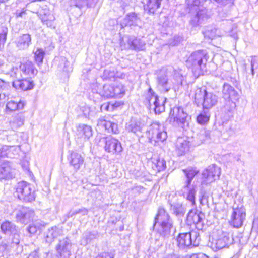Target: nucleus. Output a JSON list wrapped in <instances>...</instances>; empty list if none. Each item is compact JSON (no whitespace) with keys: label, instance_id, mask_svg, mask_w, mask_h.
<instances>
[{"label":"nucleus","instance_id":"obj_1","mask_svg":"<svg viewBox=\"0 0 258 258\" xmlns=\"http://www.w3.org/2000/svg\"><path fill=\"white\" fill-rule=\"evenodd\" d=\"M208 59L207 53L205 50H198L192 53L186 60L187 67L191 69L195 76L202 74Z\"/></svg>","mask_w":258,"mask_h":258},{"label":"nucleus","instance_id":"obj_2","mask_svg":"<svg viewBox=\"0 0 258 258\" xmlns=\"http://www.w3.org/2000/svg\"><path fill=\"white\" fill-rule=\"evenodd\" d=\"M157 223L160 224L159 232L161 236L168 237L173 228V222L168 213L162 207H159L158 213L155 218L154 226Z\"/></svg>","mask_w":258,"mask_h":258},{"label":"nucleus","instance_id":"obj_3","mask_svg":"<svg viewBox=\"0 0 258 258\" xmlns=\"http://www.w3.org/2000/svg\"><path fill=\"white\" fill-rule=\"evenodd\" d=\"M218 96L212 92H209L201 88L196 90L195 94L196 103L201 104L204 109H209L216 105L218 102Z\"/></svg>","mask_w":258,"mask_h":258},{"label":"nucleus","instance_id":"obj_4","mask_svg":"<svg viewBox=\"0 0 258 258\" xmlns=\"http://www.w3.org/2000/svg\"><path fill=\"white\" fill-rule=\"evenodd\" d=\"M222 92L223 97L227 101L223 110L227 111V114L229 118L232 116V111L236 106L233 100L238 99V94L232 86L227 83L224 84Z\"/></svg>","mask_w":258,"mask_h":258},{"label":"nucleus","instance_id":"obj_5","mask_svg":"<svg viewBox=\"0 0 258 258\" xmlns=\"http://www.w3.org/2000/svg\"><path fill=\"white\" fill-rule=\"evenodd\" d=\"M29 183L22 181L15 186L14 195L21 200L26 202H32L35 199L34 190Z\"/></svg>","mask_w":258,"mask_h":258},{"label":"nucleus","instance_id":"obj_6","mask_svg":"<svg viewBox=\"0 0 258 258\" xmlns=\"http://www.w3.org/2000/svg\"><path fill=\"white\" fill-rule=\"evenodd\" d=\"M1 232L11 237L12 244L18 245L20 242V230L19 227L13 222L5 220L3 221L0 225Z\"/></svg>","mask_w":258,"mask_h":258},{"label":"nucleus","instance_id":"obj_7","mask_svg":"<svg viewBox=\"0 0 258 258\" xmlns=\"http://www.w3.org/2000/svg\"><path fill=\"white\" fill-rule=\"evenodd\" d=\"M187 117V114L184 111L182 108L174 107L170 111L168 120L172 125L184 129L188 126Z\"/></svg>","mask_w":258,"mask_h":258},{"label":"nucleus","instance_id":"obj_8","mask_svg":"<svg viewBox=\"0 0 258 258\" xmlns=\"http://www.w3.org/2000/svg\"><path fill=\"white\" fill-rule=\"evenodd\" d=\"M146 134L150 142H154L155 144L159 141L163 142L167 137L163 127L157 122L152 123L148 126Z\"/></svg>","mask_w":258,"mask_h":258},{"label":"nucleus","instance_id":"obj_9","mask_svg":"<svg viewBox=\"0 0 258 258\" xmlns=\"http://www.w3.org/2000/svg\"><path fill=\"white\" fill-rule=\"evenodd\" d=\"M199 234L196 232L180 233L176 239L179 248L184 249L192 245L195 247L199 245L200 241Z\"/></svg>","mask_w":258,"mask_h":258},{"label":"nucleus","instance_id":"obj_10","mask_svg":"<svg viewBox=\"0 0 258 258\" xmlns=\"http://www.w3.org/2000/svg\"><path fill=\"white\" fill-rule=\"evenodd\" d=\"M221 174L220 168L215 164L209 166L202 173L201 184L207 185L219 179Z\"/></svg>","mask_w":258,"mask_h":258},{"label":"nucleus","instance_id":"obj_11","mask_svg":"<svg viewBox=\"0 0 258 258\" xmlns=\"http://www.w3.org/2000/svg\"><path fill=\"white\" fill-rule=\"evenodd\" d=\"M187 4L191 13H196L195 16L191 20V22L194 25H197L206 17V10L200 8V0H187Z\"/></svg>","mask_w":258,"mask_h":258},{"label":"nucleus","instance_id":"obj_12","mask_svg":"<svg viewBox=\"0 0 258 258\" xmlns=\"http://www.w3.org/2000/svg\"><path fill=\"white\" fill-rule=\"evenodd\" d=\"M146 99L150 106H154V109L156 114H160L164 111L166 98L157 96L151 88L149 89Z\"/></svg>","mask_w":258,"mask_h":258},{"label":"nucleus","instance_id":"obj_13","mask_svg":"<svg viewBox=\"0 0 258 258\" xmlns=\"http://www.w3.org/2000/svg\"><path fill=\"white\" fill-rule=\"evenodd\" d=\"M168 69H161L158 74L157 77V87L162 92H167L171 88V85L168 81L169 75Z\"/></svg>","mask_w":258,"mask_h":258},{"label":"nucleus","instance_id":"obj_14","mask_svg":"<svg viewBox=\"0 0 258 258\" xmlns=\"http://www.w3.org/2000/svg\"><path fill=\"white\" fill-rule=\"evenodd\" d=\"M198 182L194 181L192 184H184L181 192L183 197L190 202L192 206L196 205L195 196L197 191Z\"/></svg>","mask_w":258,"mask_h":258},{"label":"nucleus","instance_id":"obj_15","mask_svg":"<svg viewBox=\"0 0 258 258\" xmlns=\"http://www.w3.org/2000/svg\"><path fill=\"white\" fill-rule=\"evenodd\" d=\"M72 245L71 239L67 237L59 240L56 246V250L59 254L60 258H69Z\"/></svg>","mask_w":258,"mask_h":258},{"label":"nucleus","instance_id":"obj_16","mask_svg":"<svg viewBox=\"0 0 258 258\" xmlns=\"http://www.w3.org/2000/svg\"><path fill=\"white\" fill-rule=\"evenodd\" d=\"M245 216L246 213L244 208H233L231 215L230 224L236 228L241 227L245 219Z\"/></svg>","mask_w":258,"mask_h":258},{"label":"nucleus","instance_id":"obj_17","mask_svg":"<svg viewBox=\"0 0 258 258\" xmlns=\"http://www.w3.org/2000/svg\"><path fill=\"white\" fill-rule=\"evenodd\" d=\"M232 242L229 234L222 232L217 238L213 239L211 242V247L215 250L221 249L226 247Z\"/></svg>","mask_w":258,"mask_h":258},{"label":"nucleus","instance_id":"obj_18","mask_svg":"<svg viewBox=\"0 0 258 258\" xmlns=\"http://www.w3.org/2000/svg\"><path fill=\"white\" fill-rule=\"evenodd\" d=\"M34 211L28 208L23 207L16 215L17 221L22 224L30 222L34 216Z\"/></svg>","mask_w":258,"mask_h":258},{"label":"nucleus","instance_id":"obj_19","mask_svg":"<svg viewBox=\"0 0 258 258\" xmlns=\"http://www.w3.org/2000/svg\"><path fill=\"white\" fill-rule=\"evenodd\" d=\"M19 148L15 146L4 145L0 148V162L4 158H14L19 154Z\"/></svg>","mask_w":258,"mask_h":258},{"label":"nucleus","instance_id":"obj_20","mask_svg":"<svg viewBox=\"0 0 258 258\" xmlns=\"http://www.w3.org/2000/svg\"><path fill=\"white\" fill-rule=\"evenodd\" d=\"M15 169L12 163L9 161H4L0 165V179H10L14 177Z\"/></svg>","mask_w":258,"mask_h":258},{"label":"nucleus","instance_id":"obj_21","mask_svg":"<svg viewBox=\"0 0 258 258\" xmlns=\"http://www.w3.org/2000/svg\"><path fill=\"white\" fill-rule=\"evenodd\" d=\"M19 69L22 72V75L30 78L34 77L38 72L34 64L29 60L22 62L19 66Z\"/></svg>","mask_w":258,"mask_h":258},{"label":"nucleus","instance_id":"obj_22","mask_svg":"<svg viewBox=\"0 0 258 258\" xmlns=\"http://www.w3.org/2000/svg\"><path fill=\"white\" fill-rule=\"evenodd\" d=\"M76 135L78 138L85 141L92 136V127L86 124H79L77 127Z\"/></svg>","mask_w":258,"mask_h":258},{"label":"nucleus","instance_id":"obj_23","mask_svg":"<svg viewBox=\"0 0 258 258\" xmlns=\"http://www.w3.org/2000/svg\"><path fill=\"white\" fill-rule=\"evenodd\" d=\"M12 86L18 90L26 91L33 88V82L30 79H23L15 80L12 83Z\"/></svg>","mask_w":258,"mask_h":258},{"label":"nucleus","instance_id":"obj_24","mask_svg":"<svg viewBox=\"0 0 258 258\" xmlns=\"http://www.w3.org/2000/svg\"><path fill=\"white\" fill-rule=\"evenodd\" d=\"M104 148L106 151L110 153H119L122 149L118 141L113 138L106 139Z\"/></svg>","mask_w":258,"mask_h":258},{"label":"nucleus","instance_id":"obj_25","mask_svg":"<svg viewBox=\"0 0 258 258\" xmlns=\"http://www.w3.org/2000/svg\"><path fill=\"white\" fill-rule=\"evenodd\" d=\"M69 160L70 165L76 170H79L84 162V158L80 153L76 151L71 153Z\"/></svg>","mask_w":258,"mask_h":258},{"label":"nucleus","instance_id":"obj_26","mask_svg":"<svg viewBox=\"0 0 258 258\" xmlns=\"http://www.w3.org/2000/svg\"><path fill=\"white\" fill-rule=\"evenodd\" d=\"M190 143L185 137H179L175 143L176 150L179 155H182L189 151Z\"/></svg>","mask_w":258,"mask_h":258},{"label":"nucleus","instance_id":"obj_27","mask_svg":"<svg viewBox=\"0 0 258 258\" xmlns=\"http://www.w3.org/2000/svg\"><path fill=\"white\" fill-rule=\"evenodd\" d=\"M203 216V214L201 212L190 211L187 216V222L188 225L195 224L198 228L202 227Z\"/></svg>","mask_w":258,"mask_h":258},{"label":"nucleus","instance_id":"obj_28","mask_svg":"<svg viewBox=\"0 0 258 258\" xmlns=\"http://www.w3.org/2000/svg\"><path fill=\"white\" fill-rule=\"evenodd\" d=\"M16 45L19 50H26L31 44V37L29 34H24L18 37L16 40Z\"/></svg>","mask_w":258,"mask_h":258},{"label":"nucleus","instance_id":"obj_29","mask_svg":"<svg viewBox=\"0 0 258 258\" xmlns=\"http://www.w3.org/2000/svg\"><path fill=\"white\" fill-rule=\"evenodd\" d=\"M40 18L44 24L48 27H54L55 18L53 13L48 9H43L40 13Z\"/></svg>","mask_w":258,"mask_h":258},{"label":"nucleus","instance_id":"obj_30","mask_svg":"<svg viewBox=\"0 0 258 258\" xmlns=\"http://www.w3.org/2000/svg\"><path fill=\"white\" fill-rule=\"evenodd\" d=\"M130 123V130L139 136L145 125V121L140 117H133Z\"/></svg>","mask_w":258,"mask_h":258},{"label":"nucleus","instance_id":"obj_31","mask_svg":"<svg viewBox=\"0 0 258 258\" xmlns=\"http://www.w3.org/2000/svg\"><path fill=\"white\" fill-rule=\"evenodd\" d=\"M162 0H142L145 10L154 13L161 5Z\"/></svg>","mask_w":258,"mask_h":258},{"label":"nucleus","instance_id":"obj_32","mask_svg":"<svg viewBox=\"0 0 258 258\" xmlns=\"http://www.w3.org/2000/svg\"><path fill=\"white\" fill-rule=\"evenodd\" d=\"M182 171L186 177L184 184L188 185L192 184V180L199 173V170H197L195 168L188 167L186 169H183Z\"/></svg>","mask_w":258,"mask_h":258},{"label":"nucleus","instance_id":"obj_33","mask_svg":"<svg viewBox=\"0 0 258 258\" xmlns=\"http://www.w3.org/2000/svg\"><path fill=\"white\" fill-rule=\"evenodd\" d=\"M63 234V230L61 228L54 226L48 230L46 238L47 240L51 242L52 240Z\"/></svg>","mask_w":258,"mask_h":258},{"label":"nucleus","instance_id":"obj_34","mask_svg":"<svg viewBox=\"0 0 258 258\" xmlns=\"http://www.w3.org/2000/svg\"><path fill=\"white\" fill-rule=\"evenodd\" d=\"M43 226L41 221H36L29 225L27 228V231L31 235H34L38 231H40Z\"/></svg>","mask_w":258,"mask_h":258},{"label":"nucleus","instance_id":"obj_35","mask_svg":"<svg viewBox=\"0 0 258 258\" xmlns=\"http://www.w3.org/2000/svg\"><path fill=\"white\" fill-rule=\"evenodd\" d=\"M171 210L174 214L179 217L183 216L186 211L183 205L178 203L171 204Z\"/></svg>","mask_w":258,"mask_h":258},{"label":"nucleus","instance_id":"obj_36","mask_svg":"<svg viewBox=\"0 0 258 258\" xmlns=\"http://www.w3.org/2000/svg\"><path fill=\"white\" fill-rule=\"evenodd\" d=\"M119 76L116 74L114 70L112 69H106L104 71L102 78L105 81H115L116 78Z\"/></svg>","mask_w":258,"mask_h":258},{"label":"nucleus","instance_id":"obj_37","mask_svg":"<svg viewBox=\"0 0 258 258\" xmlns=\"http://www.w3.org/2000/svg\"><path fill=\"white\" fill-rule=\"evenodd\" d=\"M101 95L107 98H111L114 97L113 85L105 84L103 86V91L100 93Z\"/></svg>","mask_w":258,"mask_h":258},{"label":"nucleus","instance_id":"obj_38","mask_svg":"<svg viewBox=\"0 0 258 258\" xmlns=\"http://www.w3.org/2000/svg\"><path fill=\"white\" fill-rule=\"evenodd\" d=\"M24 103L23 102L20 101L19 102L14 101H9L6 105L7 108L10 111H15L18 109H22L23 108Z\"/></svg>","mask_w":258,"mask_h":258},{"label":"nucleus","instance_id":"obj_39","mask_svg":"<svg viewBox=\"0 0 258 258\" xmlns=\"http://www.w3.org/2000/svg\"><path fill=\"white\" fill-rule=\"evenodd\" d=\"M210 116V113L208 110H204L197 117V122L201 124H204L208 122Z\"/></svg>","mask_w":258,"mask_h":258},{"label":"nucleus","instance_id":"obj_40","mask_svg":"<svg viewBox=\"0 0 258 258\" xmlns=\"http://www.w3.org/2000/svg\"><path fill=\"white\" fill-rule=\"evenodd\" d=\"M8 32V29L7 27L4 26L0 27V50L4 47Z\"/></svg>","mask_w":258,"mask_h":258},{"label":"nucleus","instance_id":"obj_41","mask_svg":"<svg viewBox=\"0 0 258 258\" xmlns=\"http://www.w3.org/2000/svg\"><path fill=\"white\" fill-rule=\"evenodd\" d=\"M152 162L155 165L157 170L162 171L166 168V162L163 159L152 158Z\"/></svg>","mask_w":258,"mask_h":258},{"label":"nucleus","instance_id":"obj_42","mask_svg":"<svg viewBox=\"0 0 258 258\" xmlns=\"http://www.w3.org/2000/svg\"><path fill=\"white\" fill-rule=\"evenodd\" d=\"M18 245H14L12 244V241L11 240V243L5 241H2L0 244V251L2 252L8 253L13 249L15 248Z\"/></svg>","mask_w":258,"mask_h":258},{"label":"nucleus","instance_id":"obj_43","mask_svg":"<svg viewBox=\"0 0 258 258\" xmlns=\"http://www.w3.org/2000/svg\"><path fill=\"white\" fill-rule=\"evenodd\" d=\"M24 121V117L22 114H20L16 115L14 117L13 120L11 123L12 127L17 128L18 127L22 126L23 124Z\"/></svg>","mask_w":258,"mask_h":258},{"label":"nucleus","instance_id":"obj_44","mask_svg":"<svg viewBox=\"0 0 258 258\" xmlns=\"http://www.w3.org/2000/svg\"><path fill=\"white\" fill-rule=\"evenodd\" d=\"M114 97L120 98L125 93V89L122 84L119 83L116 85H113Z\"/></svg>","mask_w":258,"mask_h":258},{"label":"nucleus","instance_id":"obj_45","mask_svg":"<svg viewBox=\"0 0 258 258\" xmlns=\"http://www.w3.org/2000/svg\"><path fill=\"white\" fill-rule=\"evenodd\" d=\"M45 55L44 51L42 49H37L34 52V58L38 66L42 63Z\"/></svg>","mask_w":258,"mask_h":258},{"label":"nucleus","instance_id":"obj_46","mask_svg":"<svg viewBox=\"0 0 258 258\" xmlns=\"http://www.w3.org/2000/svg\"><path fill=\"white\" fill-rule=\"evenodd\" d=\"M81 111L85 117L93 116L95 114V111L93 108L88 106H84L81 108Z\"/></svg>","mask_w":258,"mask_h":258},{"label":"nucleus","instance_id":"obj_47","mask_svg":"<svg viewBox=\"0 0 258 258\" xmlns=\"http://www.w3.org/2000/svg\"><path fill=\"white\" fill-rule=\"evenodd\" d=\"M141 24V21L137 14L135 13L130 14V26L135 25L140 27Z\"/></svg>","mask_w":258,"mask_h":258},{"label":"nucleus","instance_id":"obj_48","mask_svg":"<svg viewBox=\"0 0 258 258\" xmlns=\"http://www.w3.org/2000/svg\"><path fill=\"white\" fill-rule=\"evenodd\" d=\"M70 5L71 7L74 6L82 9L86 7V0H70Z\"/></svg>","mask_w":258,"mask_h":258},{"label":"nucleus","instance_id":"obj_49","mask_svg":"<svg viewBox=\"0 0 258 258\" xmlns=\"http://www.w3.org/2000/svg\"><path fill=\"white\" fill-rule=\"evenodd\" d=\"M113 122L109 121H107L104 119H100L98 121V125L103 126L106 130L110 133V130L112 125Z\"/></svg>","mask_w":258,"mask_h":258},{"label":"nucleus","instance_id":"obj_50","mask_svg":"<svg viewBox=\"0 0 258 258\" xmlns=\"http://www.w3.org/2000/svg\"><path fill=\"white\" fill-rule=\"evenodd\" d=\"M98 237V233L96 231L89 232L84 235L86 243L90 242L92 240L96 239Z\"/></svg>","mask_w":258,"mask_h":258},{"label":"nucleus","instance_id":"obj_51","mask_svg":"<svg viewBox=\"0 0 258 258\" xmlns=\"http://www.w3.org/2000/svg\"><path fill=\"white\" fill-rule=\"evenodd\" d=\"M61 63L63 64V71L69 73L72 71V67L70 66V62L66 59V58H61Z\"/></svg>","mask_w":258,"mask_h":258},{"label":"nucleus","instance_id":"obj_52","mask_svg":"<svg viewBox=\"0 0 258 258\" xmlns=\"http://www.w3.org/2000/svg\"><path fill=\"white\" fill-rule=\"evenodd\" d=\"M100 110L101 111L103 110L107 111H113V107H111V102H108L106 103H104L100 106Z\"/></svg>","mask_w":258,"mask_h":258},{"label":"nucleus","instance_id":"obj_53","mask_svg":"<svg viewBox=\"0 0 258 258\" xmlns=\"http://www.w3.org/2000/svg\"><path fill=\"white\" fill-rule=\"evenodd\" d=\"M98 1L99 0H86V7H94Z\"/></svg>","mask_w":258,"mask_h":258},{"label":"nucleus","instance_id":"obj_54","mask_svg":"<svg viewBox=\"0 0 258 258\" xmlns=\"http://www.w3.org/2000/svg\"><path fill=\"white\" fill-rule=\"evenodd\" d=\"M252 230L258 233V217L255 218L253 220Z\"/></svg>","mask_w":258,"mask_h":258},{"label":"nucleus","instance_id":"obj_55","mask_svg":"<svg viewBox=\"0 0 258 258\" xmlns=\"http://www.w3.org/2000/svg\"><path fill=\"white\" fill-rule=\"evenodd\" d=\"M137 40H135L133 41L131 43H130V48H131L133 47L135 49L139 50L140 49H142L143 46L138 45L137 44Z\"/></svg>","mask_w":258,"mask_h":258},{"label":"nucleus","instance_id":"obj_56","mask_svg":"<svg viewBox=\"0 0 258 258\" xmlns=\"http://www.w3.org/2000/svg\"><path fill=\"white\" fill-rule=\"evenodd\" d=\"M208 137V133L206 131H201L199 135V138L201 139L202 142L205 141Z\"/></svg>","mask_w":258,"mask_h":258},{"label":"nucleus","instance_id":"obj_57","mask_svg":"<svg viewBox=\"0 0 258 258\" xmlns=\"http://www.w3.org/2000/svg\"><path fill=\"white\" fill-rule=\"evenodd\" d=\"M96 258H114V255L110 253H103Z\"/></svg>","mask_w":258,"mask_h":258},{"label":"nucleus","instance_id":"obj_58","mask_svg":"<svg viewBox=\"0 0 258 258\" xmlns=\"http://www.w3.org/2000/svg\"><path fill=\"white\" fill-rule=\"evenodd\" d=\"M257 62V59L255 57H252L251 60V67L252 75H254V69L255 63Z\"/></svg>","mask_w":258,"mask_h":258},{"label":"nucleus","instance_id":"obj_59","mask_svg":"<svg viewBox=\"0 0 258 258\" xmlns=\"http://www.w3.org/2000/svg\"><path fill=\"white\" fill-rule=\"evenodd\" d=\"M123 105V103L122 101H116L114 103L111 102V107H113V110Z\"/></svg>","mask_w":258,"mask_h":258},{"label":"nucleus","instance_id":"obj_60","mask_svg":"<svg viewBox=\"0 0 258 258\" xmlns=\"http://www.w3.org/2000/svg\"><path fill=\"white\" fill-rule=\"evenodd\" d=\"M8 86V84L3 80L0 79V91L4 90Z\"/></svg>","mask_w":258,"mask_h":258},{"label":"nucleus","instance_id":"obj_61","mask_svg":"<svg viewBox=\"0 0 258 258\" xmlns=\"http://www.w3.org/2000/svg\"><path fill=\"white\" fill-rule=\"evenodd\" d=\"M229 35L234 38L235 39H237L238 38V36L236 29H233L231 31L229 32Z\"/></svg>","mask_w":258,"mask_h":258},{"label":"nucleus","instance_id":"obj_62","mask_svg":"<svg viewBox=\"0 0 258 258\" xmlns=\"http://www.w3.org/2000/svg\"><path fill=\"white\" fill-rule=\"evenodd\" d=\"M88 209L86 208H82L79 209V213L83 216L87 215L88 213Z\"/></svg>","mask_w":258,"mask_h":258},{"label":"nucleus","instance_id":"obj_63","mask_svg":"<svg viewBox=\"0 0 258 258\" xmlns=\"http://www.w3.org/2000/svg\"><path fill=\"white\" fill-rule=\"evenodd\" d=\"M79 214V209L75 210L74 211H70V212H68V213L67 214V217L68 218L72 217L73 216H74L76 214Z\"/></svg>","mask_w":258,"mask_h":258},{"label":"nucleus","instance_id":"obj_64","mask_svg":"<svg viewBox=\"0 0 258 258\" xmlns=\"http://www.w3.org/2000/svg\"><path fill=\"white\" fill-rule=\"evenodd\" d=\"M27 258H39L37 251L35 250L31 252Z\"/></svg>","mask_w":258,"mask_h":258}]
</instances>
